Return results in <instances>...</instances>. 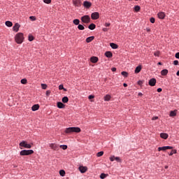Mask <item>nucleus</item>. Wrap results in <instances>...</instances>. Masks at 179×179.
Returning a JSON list of instances; mask_svg holds the SVG:
<instances>
[{
  "label": "nucleus",
  "mask_w": 179,
  "mask_h": 179,
  "mask_svg": "<svg viewBox=\"0 0 179 179\" xmlns=\"http://www.w3.org/2000/svg\"><path fill=\"white\" fill-rule=\"evenodd\" d=\"M15 40L17 44H22V43H23V40H24L23 33L17 34L15 36Z\"/></svg>",
  "instance_id": "nucleus-1"
},
{
  "label": "nucleus",
  "mask_w": 179,
  "mask_h": 179,
  "mask_svg": "<svg viewBox=\"0 0 179 179\" xmlns=\"http://www.w3.org/2000/svg\"><path fill=\"white\" fill-rule=\"evenodd\" d=\"M66 134H72V132H76L79 134L80 132V128L79 127H69L65 130Z\"/></svg>",
  "instance_id": "nucleus-2"
},
{
  "label": "nucleus",
  "mask_w": 179,
  "mask_h": 179,
  "mask_svg": "<svg viewBox=\"0 0 179 179\" xmlns=\"http://www.w3.org/2000/svg\"><path fill=\"white\" fill-rule=\"evenodd\" d=\"M33 153H34L33 150H23L20 151V156H29L33 155Z\"/></svg>",
  "instance_id": "nucleus-3"
},
{
  "label": "nucleus",
  "mask_w": 179,
  "mask_h": 179,
  "mask_svg": "<svg viewBox=\"0 0 179 179\" xmlns=\"http://www.w3.org/2000/svg\"><path fill=\"white\" fill-rule=\"evenodd\" d=\"M20 146L21 148H25L26 149H31V145L27 143V141H22L20 143Z\"/></svg>",
  "instance_id": "nucleus-4"
},
{
  "label": "nucleus",
  "mask_w": 179,
  "mask_h": 179,
  "mask_svg": "<svg viewBox=\"0 0 179 179\" xmlns=\"http://www.w3.org/2000/svg\"><path fill=\"white\" fill-rule=\"evenodd\" d=\"M81 21L83 22V23H90V16L84 15L81 17Z\"/></svg>",
  "instance_id": "nucleus-5"
},
{
  "label": "nucleus",
  "mask_w": 179,
  "mask_h": 179,
  "mask_svg": "<svg viewBox=\"0 0 179 179\" xmlns=\"http://www.w3.org/2000/svg\"><path fill=\"white\" fill-rule=\"evenodd\" d=\"M100 17V14L98 12H94L91 14V18L92 20H97Z\"/></svg>",
  "instance_id": "nucleus-6"
},
{
  "label": "nucleus",
  "mask_w": 179,
  "mask_h": 179,
  "mask_svg": "<svg viewBox=\"0 0 179 179\" xmlns=\"http://www.w3.org/2000/svg\"><path fill=\"white\" fill-rule=\"evenodd\" d=\"M73 4L74 6L80 8L82 6V1L80 0H73Z\"/></svg>",
  "instance_id": "nucleus-7"
},
{
  "label": "nucleus",
  "mask_w": 179,
  "mask_h": 179,
  "mask_svg": "<svg viewBox=\"0 0 179 179\" xmlns=\"http://www.w3.org/2000/svg\"><path fill=\"white\" fill-rule=\"evenodd\" d=\"M169 149H173L172 146H164V147H159L158 148V152H160L162 150L164 151V150H167Z\"/></svg>",
  "instance_id": "nucleus-8"
},
{
  "label": "nucleus",
  "mask_w": 179,
  "mask_h": 179,
  "mask_svg": "<svg viewBox=\"0 0 179 179\" xmlns=\"http://www.w3.org/2000/svg\"><path fill=\"white\" fill-rule=\"evenodd\" d=\"M83 6L86 8V9H89L92 6V3L90 1H85L83 2Z\"/></svg>",
  "instance_id": "nucleus-9"
},
{
  "label": "nucleus",
  "mask_w": 179,
  "mask_h": 179,
  "mask_svg": "<svg viewBox=\"0 0 179 179\" xmlns=\"http://www.w3.org/2000/svg\"><path fill=\"white\" fill-rule=\"evenodd\" d=\"M50 148H51V149H52L53 150H59V148L58 147V145L55 143L50 144Z\"/></svg>",
  "instance_id": "nucleus-10"
},
{
  "label": "nucleus",
  "mask_w": 179,
  "mask_h": 179,
  "mask_svg": "<svg viewBox=\"0 0 179 179\" xmlns=\"http://www.w3.org/2000/svg\"><path fill=\"white\" fill-rule=\"evenodd\" d=\"M148 85L150 86H155L156 85V80L155 78H152L149 80Z\"/></svg>",
  "instance_id": "nucleus-11"
},
{
  "label": "nucleus",
  "mask_w": 179,
  "mask_h": 179,
  "mask_svg": "<svg viewBox=\"0 0 179 179\" xmlns=\"http://www.w3.org/2000/svg\"><path fill=\"white\" fill-rule=\"evenodd\" d=\"M20 24L16 23V24L13 26V31H16V32L19 31V28H20Z\"/></svg>",
  "instance_id": "nucleus-12"
},
{
  "label": "nucleus",
  "mask_w": 179,
  "mask_h": 179,
  "mask_svg": "<svg viewBox=\"0 0 179 179\" xmlns=\"http://www.w3.org/2000/svg\"><path fill=\"white\" fill-rule=\"evenodd\" d=\"M90 61L92 64H96L99 61V58L97 57H92Z\"/></svg>",
  "instance_id": "nucleus-13"
},
{
  "label": "nucleus",
  "mask_w": 179,
  "mask_h": 179,
  "mask_svg": "<svg viewBox=\"0 0 179 179\" xmlns=\"http://www.w3.org/2000/svg\"><path fill=\"white\" fill-rule=\"evenodd\" d=\"M79 170L80 173H86L87 171V167L86 166H80Z\"/></svg>",
  "instance_id": "nucleus-14"
},
{
  "label": "nucleus",
  "mask_w": 179,
  "mask_h": 179,
  "mask_svg": "<svg viewBox=\"0 0 179 179\" xmlns=\"http://www.w3.org/2000/svg\"><path fill=\"white\" fill-rule=\"evenodd\" d=\"M159 19H164L166 17V14L164 12H160L158 13Z\"/></svg>",
  "instance_id": "nucleus-15"
},
{
  "label": "nucleus",
  "mask_w": 179,
  "mask_h": 179,
  "mask_svg": "<svg viewBox=\"0 0 179 179\" xmlns=\"http://www.w3.org/2000/svg\"><path fill=\"white\" fill-rule=\"evenodd\" d=\"M40 108V105L38 104H35L31 107L32 111H37Z\"/></svg>",
  "instance_id": "nucleus-16"
},
{
  "label": "nucleus",
  "mask_w": 179,
  "mask_h": 179,
  "mask_svg": "<svg viewBox=\"0 0 179 179\" xmlns=\"http://www.w3.org/2000/svg\"><path fill=\"white\" fill-rule=\"evenodd\" d=\"M160 137L162 138V139H167V138H169V134L166 133H161Z\"/></svg>",
  "instance_id": "nucleus-17"
},
{
  "label": "nucleus",
  "mask_w": 179,
  "mask_h": 179,
  "mask_svg": "<svg viewBox=\"0 0 179 179\" xmlns=\"http://www.w3.org/2000/svg\"><path fill=\"white\" fill-rule=\"evenodd\" d=\"M110 46L111 47V48H113V50H117V48H118V45L114 43H110Z\"/></svg>",
  "instance_id": "nucleus-18"
},
{
  "label": "nucleus",
  "mask_w": 179,
  "mask_h": 179,
  "mask_svg": "<svg viewBox=\"0 0 179 179\" xmlns=\"http://www.w3.org/2000/svg\"><path fill=\"white\" fill-rule=\"evenodd\" d=\"M94 40V36H90L86 38V43H92Z\"/></svg>",
  "instance_id": "nucleus-19"
},
{
  "label": "nucleus",
  "mask_w": 179,
  "mask_h": 179,
  "mask_svg": "<svg viewBox=\"0 0 179 179\" xmlns=\"http://www.w3.org/2000/svg\"><path fill=\"white\" fill-rule=\"evenodd\" d=\"M167 73H169V70L167 69H163L162 71H161V75L162 76H166L167 75Z\"/></svg>",
  "instance_id": "nucleus-20"
},
{
  "label": "nucleus",
  "mask_w": 179,
  "mask_h": 179,
  "mask_svg": "<svg viewBox=\"0 0 179 179\" xmlns=\"http://www.w3.org/2000/svg\"><path fill=\"white\" fill-rule=\"evenodd\" d=\"M57 107L58 108H65V104L62 102H57Z\"/></svg>",
  "instance_id": "nucleus-21"
},
{
  "label": "nucleus",
  "mask_w": 179,
  "mask_h": 179,
  "mask_svg": "<svg viewBox=\"0 0 179 179\" xmlns=\"http://www.w3.org/2000/svg\"><path fill=\"white\" fill-rule=\"evenodd\" d=\"M105 55L107 58H111V57H113V53L110 51H108L105 52Z\"/></svg>",
  "instance_id": "nucleus-22"
},
{
  "label": "nucleus",
  "mask_w": 179,
  "mask_h": 179,
  "mask_svg": "<svg viewBox=\"0 0 179 179\" xmlns=\"http://www.w3.org/2000/svg\"><path fill=\"white\" fill-rule=\"evenodd\" d=\"M142 70V66H138L135 69V73H139V72H141V71Z\"/></svg>",
  "instance_id": "nucleus-23"
},
{
  "label": "nucleus",
  "mask_w": 179,
  "mask_h": 179,
  "mask_svg": "<svg viewBox=\"0 0 179 179\" xmlns=\"http://www.w3.org/2000/svg\"><path fill=\"white\" fill-rule=\"evenodd\" d=\"M170 117H176L177 115V110H172L170 112Z\"/></svg>",
  "instance_id": "nucleus-24"
},
{
  "label": "nucleus",
  "mask_w": 179,
  "mask_h": 179,
  "mask_svg": "<svg viewBox=\"0 0 179 179\" xmlns=\"http://www.w3.org/2000/svg\"><path fill=\"white\" fill-rule=\"evenodd\" d=\"M88 29H90V30H94V29H96V24H91L88 26Z\"/></svg>",
  "instance_id": "nucleus-25"
},
{
  "label": "nucleus",
  "mask_w": 179,
  "mask_h": 179,
  "mask_svg": "<svg viewBox=\"0 0 179 179\" xmlns=\"http://www.w3.org/2000/svg\"><path fill=\"white\" fill-rule=\"evenodd\" d=\"M62 103H68L69 101V99L68 96H64L62 99Z\"/></svg>",
  "instance_id": "nucleus-26"
},
{
  "label": "nucleus",
  "mask_w": 179,
  "mask_h": 179,
  "mask_svg": "<svg viewBox=\"0 0 179 179\" xmlns=\"http://www.w3.org/2000/svg\"><path fill=\"white\" fill-rule=\"evenodd\" d=\"M73 23L78 26L80 23V21L79 20V19H75L73 20Z\"/></svg>",
  "instance_id": "nucleus-27"
},
{
  "label": "nucleus",
  "mask_w": 179,
  "mask_h": 179,
  "mask_svg": "<svg viewBox=\"0 0 179 179\" xmlns=\"http://www.w3.org/2000/svg\"><path fill=\"white\" fill-rule=\"evenodd\" d=\"M6 26H7L8 27H12V26H13V24L10 21H6Z\"/></svg>",
  "instance_id": "nucleus-28"
},
{
  "label": "nucleus",
  "mask_w": 179,
  "mask_h": 179,
  "mask_svg": "<svg viewBox=\"0 0 179 179\" xmlns=\"http://www.w3.org/2000/svg\"><path fill=\"white\" fill-rule=\"evenodd\" d=\"M110 99H111V96H110V95H106L104 96L105 101H110Z\"/></svg>",
  "instance_id": "nucleus-29"
},
{
  "label": "nucleus",
  "mask_w": 179,
  "mask_h": 179,
  "mask_svg": "<svg viewBox=\"0 0 179 179\" xmlns=\"http://www.w3.org/2000/svg\"><path fill=\"white\" fill-rule=\"evenodd\" d=\"M104 155V152L100 151L96 154L97 157H101Z\"/></svg>",
  "instance_id": "nucleus-30"
},
{
  "label": "nucleus",
  "mask_w": 179,
  "mask_h": 179,
  "mask_svg": "<svg viewBox=\"0 0 179 179\" xmlns=\"http://www.w3.org/2000/svg\"><path fill=\"white\" fill-rule=\"evenodd\" d=\"M134 10H135V12H139V10H141V6H134Z\"/></svg>",
  "instance_id": "nucleus-31"
},
{
  "label": "nucleus",
  "mask_w": 179,
  "mask_h": 179,
  "mask_svg": "<svg viewBox=\"0 0 179 179\" xmlns=\"http://www.w3.org/2000/svg\"><path fill=\"white\" fill-rule=\"evenodd\" d=\"M177 153V150H172L171 152L169 153V156H173Z\"/></svg>",
  "instance_id": "nucleus-32"
},
{
  "label": "nucleus",
  "mask_w": 179,
  "mask_h": 179,
  "mask_svg": "<svg viewBox=\"0 0 179 179\" xmlns=\"http://www.w3.org/2000/svg\"><path fill=\"white\" fill-rule=\"evenodd\" d=\"M59 90H64V92H66V89H65V88L64 87V85H60L59 86Z\"/></svg>",
  "instance_id": "nucleus-33"
},
{
  "label": "nucleus",
  "mask_w": 179,
  "mask_h": 179,
  "mask_svg": "<svg viewBox=\"0 0 179 179\" xmlns=\"http://www.w3.org/2000/svg\"><path fill=\"white\" fill-rule=\"evenodd\" d=\"M59 174L62 177H65V171L64 170H60L59 171Z\"/></svg>",
  "instance_id": "nucleus-34"
},
{
  "label": "nucleus",
  "mask_w": 179,
  "mask_h": 179,
  "mask_svg": "<svg viewBox=\"0 0 179 179\" xmlns=\"http://www.w3.org/2000/svg\"><path fill=\"white\" fill-rule=\"evenodd\" d=\"M21 83H22V85H26V84L27 83V79H26V78L22 79V80H21Z\"/></svg>",
  "instance_id": "nucleus-35"
},
{
  "label": "nucleus",
  "mask_w": 179,
  "mask_h": 179,
  "mask_svg": "<svg viewBox=\"0 0 179 179\" xmlns=\"http://www.w3.org/2000/svg\"><path fill=\"white\" fill-rule=\"evenodd\" d=\"M107 176H108V174H106V173H101V175H100V178L101 179H104V178H106V177H107Z\"/></svg>",
  "instance_id": "nucleus-36"
},
{
  "label": "nucleus",
  "mask_w": 179,
  "mask_h": 179,
  "mask_svg": "<svg viewBox=\"0 0 179 179\" xmlns=\"http://www.w3.org/2000/svg\"><path fill=\"white\" fill-rule=\"evenodd\" d=\"M61 149H63V150H66V149H68V145H60Z\"/></svg>",
  "instance_id": "nucleus-37"
},
{
  "label": "nucleus",
  "mask_w": 179,
  "mask_h": 179,
  "mask_svg": "<svg viewBox=\"0 0 179 179\" xmlns=\"http://www.w3.org/2000/svg\"><path fill=\"white\" fill-rule=\"evenodd\" d=\"M85 29V27L82 24H78V30H83Z\"/></svg>",
  "instance_id": "nucleus-38"
},
{
  "label": "nucleus",
  "mask_w": 179,
  "mask_h": 179,
  "mask_svg": "<svg viewBox=\"0 0 179 179\" xmlns=\"http://www.w3.org/2000/svg\"><path fill=\"white\" fill-rule=\"evenodd\" d=\"M121 74L122 75V76H124V78H127L128 76V73H127L126 71H122Z\"/></svg>",
  "instance_id": "nucleus-39"
},
{
  "label": "nucleus",
  "mask_w": 179,
  "mask_h": 179,
  "mask_svg": "<svg viewBox=\"0 0 179 179\" xmlns=\"http://www.w3.org/2000/svg\"><path fill=\"white\" fill-rule=\"evenodd\" d=\"M28 40H29V41H33V40H34V37L31 35H29Z\"/></svg>",
  "instance_id": "nucleus-40"
},
{
  "label": "nucleus",
  "mask_w": 179,
  "mask_h": 179,
  "mask_svg": "<svg viewBox=\"0 0 179 179\" xmlns=\"http://www.w3.org/2000/svg\"><path fill=\"white\" fill-rule=\"evenodd\" d=\"M115 160H116V162H118L119 163H121V159L120 158V157H115Z\"/></svg>",
  "instance_id": "nucleus-41"
},
{
  "label": "nucleus",
  "mask_w": 179,
  "mask_h": 179,
  "mask_svg": "<svg viewBox=\"0 0 179 179\" xmlns=\"http://www.w3.org/2000/svg\"><path fill=\"white\" fill-rule=\"evenodd\" d=\"M41 87L43 90H45L47 89V84H41Z\"/></svg>",
  "instance_id": "nucleus-42"
},
{
  "label": "nucleus",
  "mask_w": 179,
  "mask_h": 179,
  "mask_svg": "<svg viewBox=\"0 0 179 179\" xmlns=\"http://www.w3.org/2000/svg\"><path fill=\"white\" fill-rule=\"evenodd\" d=\"M110 162H114V160H115V156H111L110 157Z\"/></svg>",
  "instance_id": "nucleus-43"
},
{
  "label": "nucleus",
  "mask_w": 179,
  "mask_h": 179,
  "mask_svg": "<svg viewBox=\"0 0 179 179\" xmlns=\"http://www.w3.org/2000/svg\"><path fill=\"white\" fill-rule=\"evenodd\" d=\"M29 19H30L31 20H32L33 22H34V20H36V17H35V16H30V17H29Z\"/></svg>",
  "instance_id": "nucleus-44"
},
{
  "label": "nucleus",
  "mask_w": 179,
  "mask_h": 179,
  "mask_svg": "<svg viewBox=\"0 0 179 179\" xmlns=\"http://www.w3.org/2000/svg\"><path fill=\"white\" fill-rule=\"evenodd\" d=\"M143 82H144V81L139 80V81L138 82V85L139 86H142V85H143Z\"/></svg>",
  "instance_id": "nucleus-45"
},
{
  "label": "nucleus",
  "mask_w": 179,
  "mask_h": 179,
  "mask_svg": "<svg viewBox=\"0 0 179 179\" xmlns=\"http://www.w3.org/2000/svg\"><path fill=\"white\" fill-rule=\"evenodd\" d=\"M150 21L151 23H155V17H151L150 19Z\"/></svg>",
  "instance_id": "nucleus-46"
},
{
  "label": "nucleus",
  "mask_w": 179,
  "mask_h": 179,
  "mask_svg": "<svg viewBox=\"0 0 179 179\" xmlns=\"http://www.w3.org/2000/svg\"><path fill=\"white\" fill-rule=\"evenodd\" d=\"M50 94H51V91H50V90L46 91V96L48 97L50 96Z\"/></svg>",
  "instance_id": "nucleus-47"
},
{
  "label": "nucleus",
  "mask_w": 179,
  "mask_h": 179,
  "mask_svg": "<svg viewBox=\"0 0 179 179\" xmlns=\"http://www.w3.org/2000/svg\"><path fill=\"white\" fill-rule=\"evenodd\" d=\"M156 120H159V117L155 116V117H153L152 118V121H156Z\"/></svg>",
  "instance_id": "nucleus-48"
},
{
  "label": "nucleus",
  "mask_w": 179,
  "mask_h": 179,
  "mask_svg": "<svg viewBox=\"0 0 179 179\" xmlns=\"http://www.w3.org/2000/svg\"><path fill=\"white\" fill-rule=\"evenodd\" d=\"M43 2H45V3H51V0H43Z\"/></svg>",
  "instance_id": "nucleus-49"
},
{
  "label": "nucleus",
  "mask_w": 179,
  "mask_h": 179,
  "mask_svg": "<svg viewBox=\"0 0 179 179\" xmlns=\"http://www.w3.org/2000/svg\"><path fill=\"white\" fill-rule=\"evenodd\" d=\"M159 54H160V52H155L154 53V55H155V57H159Z\"/></svg>",
  "instance_id": "nucleus-50"
},
{
  "label": "nucleus",
  "mask_w": 179,
  "mask_h": 179,
  "mask_svg": "<svg viewBox=\"0 0 179 179\" xmlns=\"http://www.w3.org/2000/svg\"><path fill=\"white\" fill-rule=\"evenodd\" d=\"M173 65H178V60L173 61Z\"/></svg>",
  "instance_id": "nucleus-51"
},
{
  "label": "nucleus",
  "mask_w": 179,
  "mask_h": 179,
  "mask_svg": "<svg viewBox=\"0 0 179 179\" xmlns=\"http://www.w3.org/2000/svg\"><path fill=\"white\" fill-rule=\"evenodd\" d=\"M88 99H89L90 100H92V99H94V96H93V95H90V96H88Z\"/></svg>",
  "instance_id": "nucleus-52"
},
{
  "label": "nucleus",
  "mask_w": 179,
  "mask_h": 179,
  "mask_svg": "<svg viewBox=\"0 0 179 179\" xmlns=\"http://www.w3.org/2000/svg\"><path fill=\"white\" fill-rule=\"evenodd\" d=\"M106 27H110V26H111L110 23H106L105 24Z\"/></svg>",
  "instance_id": "nucleus-53"
},
{
  "label": "nucleus",
  "mask_w": 179,
  "mask_h": 179,
  "mask_svg": "<svg viewBox=\"0 0 179 179\" xmlns=\"http://www.w3.org/2000/svg\"><path fill=\"white\" fill-rule=\"evenodd\" d=\"M175 57H176V58H177L178 59H179V52H177V53L175 55Z\"/></svg>",
  "instance_id": "nucleus-54"
},
{
  "label": "nucleus",
  "mask_w": 179,
  "mask_h": 179,
  "mask_svg": "<svg viewBox=\"0 0 179 179\" xmlns=\"http://www.w3.org/2000/svg\"><path fill=\"white\" fill-rule=\"evenodd\" d=\"M111 71L113 72H115V71H117V69L115 67H113V68L111 69Z\"/></svg>",
  "instance_id": "nucleus-55"
},
{
  "label": "nucleus",
  "mask_w": 179,
  "mask_h": 179,
  "mask_svg": "<svg viewBox=\"0 0 179 179\" xmlns=\"http://www.w3.org/2000/svg\"><path fill=\"white\" fill-rule=\"evenodd\" d=\"M162 91V88H158L157 89L158 93H161Z\"/></svg>",
  "instance_id": "nucleus-56"
},
{
  "label": "nucleus",
  "mask_w": 179,
  "mask_h": 179,
  "mask_svg": "<svg viewBox=\"0 0 179 179\" xmlns=\"http://www.w3.org/2000/svg\"><path fill=\"white\" fill-rule=\"evenodd\" d=\"M103 31H108V29H107V28H103Z\"/></svg>",
  "instance_id": "nucleus-57"
},
{
  "label": "nucleus",
  "mask_w": 179,
  "mask_h": 179,
  "mask_svg": "<svg viewBox=\"0 0 179 179\" xmlns=\"http://www.w3.org/2000/svg\"><path fill=\"white\" fill-rule=\"evenodd\" d=\"M123 86H124V87H128V84L124 83V84H123Z\"/></svg>",
  "instance_id": "nucleus-58"
},
{
  "label": "nucleus",
  "mask_w": 179,
  "mask_h": 179,
  "mask_svg": "<svg viewBox=\"0 0 179 179\" xmlns=\"http://www.w3.org/2000/svg\"><path fill=\"white\" fill-rule=\"evenodd\" d=\"M146 31H147L148 32H149V31H150V28H147V29H146Z\"/></svg>",
  "instance_id": "nucleus-59"
},
{
  "label": "nucleus",
  "mask_w": 179,
  "mask_h": 179,
  "mask_svg": "<svg viewBox=\"0 0 179 179\" xmlns=\"http://www.w3.org/2000/svg\"><path fill=\"white\" fill-rule=\"evenodd\" d=\"M143 94H142V93H138V96H142Z\"/></svg>",
  "instance_id": "nucleus-60"
},
{
  "label": "nucleus",
  "mask_w": 179,
  "mask_h": 179,
  "mask_svg": "<svg viewBox=\"0 0 179 179\" xmlns=\"http://www.w3.org/2000/svg\"><path fill=\"white\" fill-rule=\"evenodd\" d=\"M158 65H162V62H159V63H158Z\"/></svg>",
  "instance_id": "nucleus-61"
},
{
  "label": "nucleus",
  "mask_w": 179,
  "mask_h": 179,
  "mask_svg": "<svg viewBox=\"0 0 179 179\" xmlns=\"http://www.w3.org/2000/svg\"><path fill=\"white\" fill-rule=\"evenodd\" d=\"M165 169H168V166H166Z\"/></svg>",
  "instance_id": "nucleus-62"
},
{
  "label": "nucleus",
  "mask_w": 179,
  "mask_h": 179,
  "mask_svg": "<svg viewBox=\"0 0 179 179\" xmlns=\"http://www.w3.org/2000/svg\"><path fill=\"white\" fill-rule=\"evenodd\" d=\"M135 1H138V0H135Z\"/></svg>",
  "instance_id": "nucleus-63"
}]
</instances>
